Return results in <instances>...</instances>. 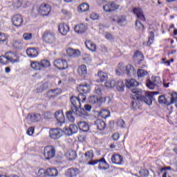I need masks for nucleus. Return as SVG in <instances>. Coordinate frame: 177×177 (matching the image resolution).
<instances>
[{
    "label": "nucleus",
    "mask_w": 177,
    "mask_h": 177,
    "mask_svg": "<svg viewBox=\"0 0 177 177\" xmlns=\"http://www.w3.org/2000/svg\"><path fill=\"white\" fill-rule=\"evenodd\" d=\"M85 45L86 48H87L88 50H91V52H96V50H97L96 44H95V43L91 40H86L85 41Z\"/></svg>",
    "instance_id": "b1692460"
},
{
    "label": "nucleus",
    "mask_w": 177,
    "mask_h": 177,
    "mask_svg": "<svg viewBox=\"0 0 177 177\" xmlns=\"http://www.w3.org/2000/svg\"><path fill=\"white\" fill-rule=\"evenodd\" d=\"M111 161L113 164L120 165V164H122L123 161L122 156H121V155L114 154L111 157Z\"/></svg>",
    "instance_id": "393cba45"
},
{
    "label": "nucleus",
    "mask_w": 177,
    "mask_h": 177,
    "mask_svg": "<svg viewBox=\"0 0 177 177\" xmlns=\"http://www.w3.org/2000/svg\"><path fill=\"white\" fill-rule=\"evenodd\" d=\"M174 103H177V93L173 92L171 94L170 102L167 104H174Z\"/></svg>",
    "instance_id": "de8ad7c7"
},
{
    "label": "nucleus",
    "mask_w": 177,
    "mask_h": 177,
    "mask_svg": "<svg viewBox=\"0 0 177 177\" xmlns=\"http://www.w3.org/2000/svg\"><path fill=\"white\" fill-rule=\"evenodd\" d=\"M36 175L38 177H48L47 171L44 169H39L36 173Z\"/></svg>",
    "instance_id": "c03bdc74"
},
{
    "label": "nucleus",
    "mask_w": 177,
    "mask_h": 177,
    "mask_svg": "<svg viewBox=\"0 0 177 177\" xmlns=\"http://www.w3.org/2000/svg\"><path fill=\"white\" fill-rule=\"evenodd\" d=\"M47 177L48 176H57V169H47Z\"/></svg>",
    "instance_id": "a19ab883"
},
{
    "label": "nucleus",
    "mask_w": 177,
    "mask_h": 177,
    "mask_svg": "<svg viewBox=\"0 0 177 177\" xmlns=\"http://www.w3.org/2000/svg\"><path fill=\"white\" fill-rule=\"evenodd\" d=\"M77 90L80 92V95H86L91 92V86L86 84H80L77 87Z\"/></svg>",
    "instance_id": "ddd939ff"
},
{
    "label": "nucleus",
    "mask_w": 177,
    "mask_h": 177,
    "mask_svg": "<svg viewBox=\"0 0 177 177\" xmlns=\"http://www.w3.org/2000/svg\"><path fill=\"white\" fill-rule=\"evenodd\" d=\"M6 55L8 62L12 63V64H15V63H19V62H20V59L16 53L10 52L7 53Z\"/></svg>",
    "instance_id": "6ab92c4d"
},
{
    "label": "nucleus",
    "mask_w": 177,
    "mask_h": 177,
    "mask_svg": "<svg viewBox=\"0 0 177 177\" xmlns=\"http://www.w3.org/2000/svg\"><path fill=\"white\" fill-rule=\"evenodd\" d=\"M96 164H99L98 168L99 169H109V166L106 162V160L104 158L100 159V160H90L88 162V165H96Z\"/></svg>",
    "instance_id": "39448f33"
},
{
    "label": "nucleus",
    "mask_w": 177,
    "mask_h": 177,
    "mask_svg": "<svg viewBox=\"0 0 177 177\" xmlns=\"http://www.w3.org/2000/svg\"><path fill=\"white\" fill-rule=\"evenodd\" d=\"M73 114H74L73 111H69L66 113V117L71 122H74V121H75V118H74Z\"/></svg>",
    "instance_id": "8fccbe9b"
},
{
    "label": "nucleus",
    "mask_w": 177,
    "mask_h": 177,
    "mask_svg": "<svg viewBox=\"0 0 177 177\" xmlns=\"http://www.w3.org/2000/svg\"><path fill=\"white\" fill-rule=\"evenodd\" d=\"M66 53L71 57H78V56H81V51H80V50H75L71 48L66 49Z\"/></svg>",
    "instance_id": "4be33fe9"
},
{
    "label": "nucleus",
    "mask_w": 177,
    "mask_h": 177,
    "mask_svg": "<svg viewBox=\"0 0 177 177\" xmlns=\"http://www.w3.org/2000/svg\"><path fill=\"white\" fill-rule=\"evenodd\" d=\"M111 21L116 23L120 27L127 26V17L122 15H115L111 17Z\"/></svg>",
    "instance_id": "f03ea898"
},
{
    "label": "nucleus",
    "mask_w": 177,
    "mask_h": 177,
    "mask_svg": "<svg viewBox=\"0 0 177 177\" xmlns=\"http://www.w3.org/2000/svg\"><path fill=\"white\" fill-rule=\"evenodd\" d=\"M97 76L100 78V81H102V82H103L104 81H107V79L109 78L107 73L102 71H99Z\"/></svg>",
    "instance_id": "ea45409f"
},
{
    "label": "nucleus",
    "mask_w": 177,
    "mask_h": 177,
    "mask_svg": "<svg viewBox=\"0 0 177 177\" xmlns=\"http://www.w3.org/2000/svg\"><path fill=\"white\" fill-rule=\"evenodd\" d=\"M86 99V95H79L78 97L72 96L71 97V102L73 107H81V101L84 102H85Z\"/></svg>",
    "instance_id": "423d86ee"
},
{
    "label": "nucleus",
    "mask_w": 177,
    "mask_h": 177,
    "mask_svg": "<svg viewBox=\"0 0 177 177\" xmlns=\"http://www.w3.org/2000/svg\"><path fill=\"white\" fill-rule=\"evenodd\" d=\"M106 88H114L115 86V80H109L105 83Z\"/></svg>",
    "instance_id": "603ef678"
},
{
    "label": "nucleus",
    "mask_w": 177,
    "mask_h": 177,
    "mask_svg": "<svg viewBox=\"0 0 177 177\" xmlns=\"http://www.w3.org/2000/svg\"><path fill=\"white\" fill-rule=\"evenodd\" d=\"M103 9L106 13H111V12H115L120 9V4L114 1L108 2L103 6Z\"/></svg>",
    "instance_id": "20e7f679"
},
{
    "label": "nucleus",
    "mask_w": 177,
    "mask_h": 177,
    "mask_svg": "<svg viewBox=\"0 0 177 177\" xmlns=\"http://www.w3.org/2000/svg\"><path fill=\"white\" fill-rule=\"evenodd\" d=\"M67 177H74L80 175V170L77 168L68 169L66 174Z\"/></svg>",
    "instance_id": "bb28decb"
},
{
    "label": "nucleus",
    "mask_w": 177,
    "mask_h": 177,
    "mask_svg": "<svg viewBox=\"0 0 177 177\" xmlns=\"http://www.w3.org/2000/svg\"><path fill=\"white\" fill-rule=\"evenodd\" d=\"M77 10L81 12H88L89 10V5L83 3L78 7Z\"/></svg>",
    "instance_id": "4c0bfd02"
},
{
    "label": "nucleus",
    "mask_w": 177,
    "mask_h": 177,
    "mask_svg": "<svg viewBox=\"0 0 177 177\" xmlns=\"http://www.w3.org/2000/svg\"><path fill=\"white\" fill-rule=\"evenodd\" d=\"M153 41H154V32H150L147 45H149V46L151 45V44H153Z\"/></svg>",
    "instance_id": "864d4df0"
},
{
    "label": "nucleus",
    "mask_w": 177,
    "mask_h": 177,
    "mask_svg": "<svg viewBox=\"0 0 177 177\" xmlns=\"http://www.w3.org/2000/svg\"><path fill=\"white\" fill-rule=\"evenodd\" d=\"M8 39V37L5 33L0 32V42H5Z\"/></svg>",
    "instance_id": "052dcab7"
},
{
    "label": "nucleus",
    "mask_w": 177,
    "mask_h": 177,
    "mask_svg": "<svg viewBox=\"0 0 177 177\" xmlns=\"http://www.w3.org/2000/svg\"><path fill=\"white\" fill-rule=\"evenodd\" d=\"M95 125L99 131H103L106 128V122L100 119L96 120Z\"/></svg>",
    "instance_id": "c85d7f7f"
},
{
    "label": "nucleus",
    "mask_w": 177,
    "mask_h": 177,
    "mask_svg": "<svg viewBox=\"0 0 177 177\" xmlns=\"http://www.w3.org/2000/svg\"><path fill=\"white\" fill-rule=\"evenodd\" d=\"M64 131H62L60 129H51L49 131V136L51 139L55 140L60 139L63 136V133Z\"/></svg>",
    "instance_id": "6e6552de"
},
{
    "label": "nucleus",
    "mask_w": 177,
    "mask_h": 177,
    "mask_svg": "<svg viewBox=\"0 0 177 177\" xmlns=\"http://www.w3.org/2000/svg\"><path fill=\"white\" fill-rule=\"evenodd\" d=\"M100 116L102 118H107V117H110V111L103 109L100 113Z\"/></svg>",
    "instance_id": "09e8293b"
},
{
    "label": "nucleus",
    "mask_w": 177,
    "mask_h": 177,
    "mask_svg": "<svg viewBox=\"0 0 177 177\" xmlns=\"http://www.w3.org/2000/svg\"><path fill=\"white\" fill-rule=\"evenodd\" d=\"M138 78H143L146 75H149V73L143 69H139L137 72Z\"/></svg>",
    "instance_id": "49530a36"
},
{
    "label": "nucleus",
    "mask_w": 177,
    "mask_h": 177,
    "mask_svg": "<svg viewBox=\"0 0 177 177\" xmlns=\"http://www.w3.org/2000/svg\"><path fill=\"white\" fill-rule=\"evenodd\" d=\"M26 54L28 57H37L38 56V50L35 48H28L26 50Z\"/></svg>",
    "instance_id": "7c9ffc66"
},
{
    "label": "nucleus",
    "mask_w": 177,
    "mask_h": 177,
    "mask_svg": "<svg viewBox=\"0 0 177 177\" xmlns=\"http://www.w3.org/2000/svg\"><path fill=\"white\" fill-rule=\"evenodd\" d=\"M34 131H35L34 127H31L28 128L27 131V134L29 135V136H32V135H34Z\"/></svg>",
    "instance_id": "0e129e2a"
},
{
    "label": "nucleus",
    "mask_w": 177,
    "mask_h": 177,
    "mask_svg": "<svg viewBox=\"0 0 177 177\" xmlns=\"http://www.w3.org/2000/svg\"><path fill=\"white\" fill-rule=\"evenodd\" d=\"M23 21V16L20 14H17L12 18V26H15V27H21Z\"/></svg>",
    "instance_id": "f8f14e48"
},
{
    "label": "nucleus",
    "mask_w": 177,
    "mask_h": 177,
    "mask_svg": "<svg viewBox=\"0 0 177 177\" xmlns=\"http://www.w3.org/2000/svg\"><path fill=\"white\" fill-rule=\"evenodd\" d=\"M133 12L138 20H140V21H146V18L145 17V15L143 14V10L142 8H133Z\"/></svg>",
    "instance_id": "a211bd4d"
},
{
    "label": "nucleus",
    "mask_w": 177,
    "mask_h": 177,
    "mask_svg": "<svg viewBox=\"0 0 177 177\" xmlns=\"http://www.w3.org/2000/svg\"><path fill=\"white\" fill-rule=\"evenodd\" d=\"M23 5V0H14L12 6L15 9H20Z\"/></svg>",
    "instance_id": "79ce46f5"
},
{
    "label": "nucleus",
    "mask_w": 177,
    "mask_h": 177,
    "mask_svg": "<svg viewBox=\"0 0 177 177\" xmlns=\"http://www.w3.org/2000/svg\"><path fill=\"white\" fill-rule=\"evenodd\" d=\"M54 115L57 122H59V124H64L66 121V118L64 117V113H63V111L58 110L55 111Z\"/></svg>",
    "instance_id": "2eb2a0df"
},
{
    "label": "nucleus",
    "mask_w": 177,
    "mask_h": 177,
    "mask_svg": "<svg viewBox=\"0 0 177 177\" xmlns=\"http://www.w3.org/2000/svg\"><path fill=\"white\" fill-rule=\"evenodd\" d=\"M22 37L24 41H31L32 39V33L25 32L23 34Z\"/></svg>",
    "instance_id": "3c124183"
},
{
    "label": "nucleus",
    "mask_w": 177,
    "mask_h": 177,
    "mask_svg": "<svg viewBox=\"0 0 177 177\" xmlns=\"http://www.w3.org/2000/svg\"><path fill=\"white\" fill-rule=\"evenodd\" d=\"M40 66L41 68H48V67H50V62L46 59H43L40 62Z\"/></svg>",
    "instance_id": "a18cd8bd"
},
{
    "label": "nucleus",
    "mask_w": 177,
    "mask_h": 177,
    "mask_svg": "<svg viewBox=\"0 0 177 177\" xmlns=\"http://www.w3.org/2000/svg\"><path fill=\"white\" fill-rule=\"evenodd\" d=\"M131 97L133 100L131 101V107L134 109L139 107V104H140V100L144 102V103L148 104V106H151L153 103V96L157 95V93L154 91L146 92L139 90L138 88H133L131 89Z\"/></svg>",
    "instance_id": "f257e3e1"
},
{
    "label": "nucleus",
    "mask_w": 177,
    "mask_h": 177,
    "mask_svg": "<svg viewBox=\"0 0 177 177\" xmlns=\"http://www.w3.org/2000/svg\"><path fill=\"white\" fill-rule=\"evenodd\" d=\"M109 99V102H110V98L104 97H97L96 95H91L88 97V102L91 104H102V103H104L106 100Z\"/></svg>",
    "instance_id": "1a4fd4ad"
},
{
    "label": "nucleus",
    "mask_w": 177,
    "mask_h": 177,
    "mask_svg": "<svg viewBox=\"0 0 177 177\" xmlns=\"http://www.w3.org/2000/svg\"><path fill=\"white\" fill-rule=\"evenodd\" d=\"M58 31L62 35H67L70 31V26H68L67 24L61 23L58 26Z\"/></svg>",
    "instance_id": "dca6fc26"
},
{
    "label": "nucleus",
    "mask_w": 177,
    "mask_h": 177,
    "mask_svg": "<svg viewBox=\"0 0 177 177\" xmlns=\"http://www.w3.org/2000/svg\"><path fill=\"white\" fill-rule=\"evenodd\" d=\"M113 140H118L120 139V134L119 133H114L112 136Z\"/></svg>",
    "instance_id": "774afa93"
},
{
    "label": "nucleus",
    "mask_w": 177,
    "mask_h": 177,
    "mask_svg": "<svg viewBox=\"0 0 177 177\" xmlns=\"http://www.w3.org/2000/svg\"><path fill=\"white\" fill-rule=\"evenodd\" d=\"M102 89H103L102 86H95L94 93H95V95H97V97H103V91H102Z\"/></svg>",
    "instance_id": "f704fd0d"
},
{
    "label": "nucleus",
    "mask_w": 177,
    "mask_h": 177,
    "mask_svg": "<svg viewBox=\"0 0 177 177\" xmlns=\"http://www.w3.org/2000/svg\"><path fill=\"white\" fill-rule=\"evenodd\" d=\"M139 83L133 79H128L126 80V86L127 88H133V86H138Z\"/></svg>",
    "instance_id": "2f4dec72"
},
{
    "label": "nucleus",
    "mask_w": 177,
    "mask_h": 177,
    "mask_svg": "<svg viewBox=\"0 0 177 177\" xmlns=\"http://www.w3.org/2000/svg\"><path fill=\"white\" fill-rule=\"evenodd\" d=\"M50 6L46 3L41 4L38 9V12L41 16H48L50 13Z\"/></svg>",
    "instance_id": "9d476101"
},
{
    "label": "nucleus",
    "mask_w": 177,
    "mask_h": 177,
    "mask_svg": "<svg viewBox=\"0 0 177 177\" xmlns=\"http://www.w3.org/2000/svg\"><path fill=\"white\" fill-rule=\"evenodd\" d=\"M77 131L78 127L74 124H71L69 126V127H66L64 129V133L70 136L73 135V133H77Z\"/></svg>",
    "instance_id": "f3484780"
},
{
    "label": "nucleus",
    "mask_w": 177,
    "mask_h": 177,
    "mask_svg": "<svg viewBox=\"0 0 177 177\" xmlns=\"http://www.w3.org/2000/svg\"><path fill=\"white\" fill-rule=\"evenodd\" d=\"M99 14L96 12H91V14L90 15V18L91 20H99Z\"/></svg>",
    "instance_id": "13d9d810"
},
{
    "label": "nucleus",
    "mask_w": 177,
    "mask_h": 177,
    "mask_svg": "<svg viewBox=\"0 0 177 177\" xmlns=\"http://www.w3.org/2000/svg\"><path fill=\"white\" fill-rule=\"evenodd\" d=\"M11 45L15 49H23V40L20 39H14L11 41Z\"/></svg>",
    "instance_id": "5701e85b"
},
{
    "label": "nucleus",
    "mask_w": 177,
    "mask_h": 177,
    "mask_svg": "<svg viewBox=\"0 0 177 177\" xmlns=\"http://www.w3.org/2000/svg\"><path fill=\"white\" fill-rule=\"evenodd\" d=\"M71 111L73 113V114H76V115L80 116L82 115L84 109H81V106H73Z\"/></svg>",
    "instance_id": "c9c22d12"
},
{
    "label": "nucleus",
    "mask_w": 177,
    "mask_h": 177,
    "mask_svg": "<svg viewBox=\"0 0 177 177\" xmlns=\"http://www.w3.org/2000/svg\"><path fill=\"white\" fill-rule=\"evenodd\" d=\"M44 157L46 160H50V158H53L55 156H56V151L55 150V147L52 146H46L44 149Z\"/></svg>",
    "instance_id": "7ed1b4c3"
},
{
    "label": "nucleus",
    "mask_w": 177,
    "mask_h": 177,
    "mask_svg": "<svg viewBox=\"0 0 177 177\" xmlns=\"http://www.w3.org/2000/svg\"><path fill=\"white\" fill-rule=\"evenodd\" d=\"M77 73L79 75H81V77H85V75L88 73L86 66L84 64L79 66L77 68Z\"/></svg>",
    "instance_id": "c756f323"
},
{
    "label": "nucleus",
    "mask_w": 177,
    "mask_h": 177,
    "mask_svg": "<svg viewBox=\"0 0 177 177\" xmlns=\"http://www.w3.org/2000/svg\"><path fill=\"white\" fill-rule=\"evenodd\" d=\"M85 157L86 160H91L92 161V158H93V151H90L86 153Z\"/></svg>",
    "instance_id": "5fc2aeb1"
},
{
    "label": "nucleus",
    "mask_w": 177,
    "mask_h": 177,
    "mask_svg": "<svg viewBox=\"0 0 177 177\" xmlns=\"http://www.w3.org/2000/svg\"><path fill=\"white\" fill-rule=\"evenodd\" d=\"M43 39L46 44H54L56 42V36L53 32L46 31L43 35Z\"/></svg>",
    "instance_id": "0eeeda50"
},
{
    "label": "nucleus",
    "mask_w": 177,
    "mask_h": 177,
    "mask_svg": "<svg viewBox=\"0 0 177 177\" xmlns=\"http://www.w3.org/2000/svg\"><path fill=\"white\" fill-rule=\"evenodd\" d=\"M160 85V79L158 77H151V80H148L146 86L149 89H154L156 86Z\"/></svg>",
    "instance_id": "9b49d317"
},
{
    "label": "nucleus",
    "mask_w": 177,
    "mask_h": 177,
    "mask_svg": "<svg viewBox=\"0 0 177 177\" xmlns=\"http://www.w3.org/2000/svg\"><path fill=\"white\" fill-rule=\"evenodd\" d=\"M115 86H116V88L119 92H124V88L125 86L124 85L122 80L118 81L115 83Z\"/></svg>",
    "instance_id": "58836bf2"
},
{
    "label": "nucleus",
    "mask_w": 177,
    "mask_h": 177,
    "mask_svg": "<svg viewBox=\"0 0 177 177\" xmlns=\"http://www.w3.org/2000/svg\"><path fill=\"white\" fill-rule=\"evenodd\" d=\"M86 30H88V27L84 24H78L77 25H75L74 28V31L76 34H84V32H86Z\"/></svg>",
    "instance_id": "412c9836"
},
{
    "label": "nucleus",
    "mask_w": 177,
    "mask_h": 177,
    "mask_svg": "<svg viewBox=\"0 0 177 177\" xmlns=\"http://www.w3.org/2000/svg\"><path fill=\"white\" fill-rule=\"evenodd\" d=\"M115 71L117 75H121V74L127 73V66L124 63H120L118 64Z\"/></svg>",
    "instance_id": "a878e982"
},
{
    "label": "nucleus",
    "mask_w": 177,
    "mask_h": 177,
    "mask_svg": "<svg viewBox=\"0 0 177 177\" xmlns=\"http://www.w3.org/2000/svg\"><path fill=\"white\" fill-rule=\"evenodd\" d=\"M77 127L80 131H83V132H88L89 131V124L86 122H80L77 124Z\"/></svg>",
    "instance_id": "cd10ccee"
},
{
    "label": "nucleus",
    "mask_w": 177,
    "mask_h": 177,
    "mask_svg": "<svg viewBox=\"0 0 177 177\" xmlns=\"http://www.w3.org/2000/svg\"><path fill=\"white\" fill-rule=\"evenodd\" d=\"M54 66L59 70H65L68 67L67 61L60 59H57L54 61Z\"/></svg>",
    "instance_id": "4468645a"
},
{
    "label": "nucleus",
    "mask_w": 177,
    "mask_h": 177,
    "mask_svg": "<svg viewBox=\"0 0 177 177\" xmlns=\"http://www.w3.org/2000/svg\"><path fill=\"white\" fill-rule=\"evenodd\" d=\"M8 63H9V61L8 59V55L6 53L5 55L0 56V64H3V66H6V64H8Z\"/></svg>",
    "instance_id": "37998d69"
},
{
    "label": "nucleus",
    "mask_w": 177,
    "mask_h": 177,
    "mask_svg": "<svg viewBox=\"0 0 177 177\" xmlns=\"http://www.w3.org/2000/svg\"><path fill=\"white\" fill-rule=\"evenodd\" d=\"M47 95L48 96V97H55V96H57L55 90H50L49 91H48Z\"/></svg>",
    "instance_id": "680f3d73"
},
{
    "label": "nucleus",
    "mask_w": 177,
    "mask_h": 177,
    "mask_svg": "<svg viewBox=\"0 0 177 177\" xmlns=\"http://www.w3.org/2000/svg\"><path fill=\"white\" fill-rule=\"evenodd\" d=\"M65 156L68 158V160L73 161V160H75V158L77 157V153L73 150H68V151H66Z\"/></svg>",
    "instance_id": "473e14b6"
},
{
    "label": "nucleus",
    "mask_w": 177,
    "mask_h": 177,
    "mask_svg": "<svg viewBox=\"0 0 177 177\" xmlns=\"http://www.w3.org/2000/svg\"><path fill=\"white\" fill-rule=\"evenodd\" d=\"M126 73L127 75H133L136 74V71L135 70V68L132 66V65L129 64L126 66Z\"/></svg>",
    "instance_id": "72a5a7b5"
},
{
    "label": "nucleus",
    "mask_w": 177,
    "mask_h": 177,
    "mask_svg": "<svg viewBox=\"0 0 177 177\" xmlns=\"http://www.w3.org/2000/svg\"><path fill=\"white\" fill-rule=\"evenodd\" d=\"M140 175L141 177H147L149 176V170L142 169L140 171Z\"/></svg>",
    "instance_id": "bf43d9fd"
},
{
    "label": "nucleus",
    "mask_w": 177,
    "mask_h": 177,
    "mask_svg": "<svg viewBox=\"0 0 177 177\" xmlns=\"http://www.w3.org/2000/svg\"><path fill=\"white\" fill-rule=\"evenodd\" d=\"M105 38L106 39H109V41H111V39H113V35H111L110 32H106Z\"/></svg>",
    "instance_id": "338daca9"
},
{
    "label": "nucleus",
    "mask_w": 177,
    "mask_h": 177,
    "mask_svg": "<svg viewBox=\"0 0 177 177\" xmlns=\"http://www.w3.org/2000/svg\"><path fill=\"white\" fill-rule=\"evenodd\" d=\"M136 27L141 31H143V30H145V26H143V24H142V23L140 21H137L136 22Z\"/></svg>",
    "instance_id": "4d7b16f0"
},
{
    "label": "nucleus",
    "mask_w": 177,
    "mask_h": 177,
    "mask_svg": "<svg viewBox=\"0 0 177 177\" xmlns=\"http://www.w3.org/2000/svg\"><path fill=\"white\" fill-rule=\"evenodd\" d=\"M158 102L160 104H167V98L164 95H160L158 97Z\"/></svg>",
    "instance_id": "6e6d98bb"
},
{
    "label": "nucleus",
    "mask_w": 177,
    "mask_h": 177,
    "mask_svg": "<svg viewBox=\"0 0 177 177\" xmlns=\"http://www.w3.org/2000/svg\"><path fill=\"white\" fill-rule=\"evenodd\" d=\"M53 117V114H52V113L50 112L44 113V118H46V120H50V118H52Z\"/></svg>",
    "instance_id": "e2e57ef3"
},
{
    "label": "nucleus",
    "mask_w": 177,
    "mask_h": 177,
    "mask_svg": "<svg viewBox=\"0 0 177 177\" xmlns=\"http://www.w3.org/2000/svg\"><path fill=\"white\" fill-rule=\"evenodd\" d=\"M62 15H64V16H66V17L68 16H71V12H70V11H68L66 9H62Z\"/></svg>",
    "instance_id": "69168bd1"
},
{
    "label": "nucleus",
    "mask_w": 177,
    "mask_h": 177,
    "mask_svg": "<svg viewBox=\"0 0 177 177\" xmlns=\"http://www.w3.org/2000/svg\"><path fill=\"white\" fill-rule=\"evenodd\" d=\"M41 115L39 113H30L26 118L28 122H37L41 121Z\"/></svg>",
    "instance_id": "aec40b11"
},
{
    "label": "nucleus",
    "mask_w": 177,
    "mask_h": 177,
    "mask_svg": "<svg viewBox=\"0 0 177 177\" xmlns=\"http://www.w3.org/2000/svg\"><path fill=\"white\" fill-rule=\"evenodd\" d=\"M30 67L33 70H41V62H38L37 61H32L30 62Z\"/></svg>",
    "instance_id": "e433bc0d"
}]
</instances>
